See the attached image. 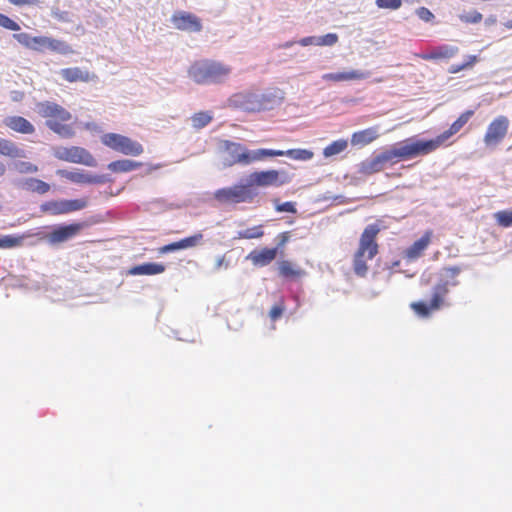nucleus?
<instances>
[{
  "instance_id": "nucleus-1",
  "label": "nucleus",
  "mask_w": 512,
  "mask_h": 512,
  "mask_svg": "<svg viewBox=\"0 0 512 512\" xmlns=\"http://www.w3.org/2000/svg\"><path fill=\"white\" fill-rule=\"evenodd\" d=\"M282 100V92L279 89L263 93L242 91L231 95L228 105L248 113H259L274 109L281 104Z\"/></svg>"
},
{
  "instance_id": "nucleus-2",
  "label": "nucleus",
  "mask_w": 512,
  "mask_h": 512,
  "mask_svg": "<svg viewBox=\"0 0 512 512\" xmlns=\"http://www.w3.org/2000/svg\"><path fill=\"white\" fill-rule=\"evenodd\" d=\"M232 69L222 62L201 59L194 61L188 68L189 78L199 85L219 84L224 82L230 75Z\"/></svg>"
},
{
  "instance_id": "nucleus-3",
  "label": "nucleus",
  "mask_w": 512,
  "mask_h": 512,
  "mask_svg": "<svg viewBox=\"0 0 512 512\" xmlns=\"http://www.w3.org/2000/svg\"><path fill=\"white\" fill-rule=\"evenodd\" d=\"M444 271L452 281H440L432 289V298L429 304L423 301L412 302L410 308L420 317L427 318L433 311L441 309L445 305V298L449 293V286H457L458 281L456 277L460 273L459 267H446Z\"/></svg>"
},
{
  "instance_id": "nucleus-4",
  "label": "nucleus",
  "mask_w": 512,
  "mask_h": 512,
  "mask_svg": "<svg viewBox=\"0 0 512 512\" xmlns=\"http://www.w3.org/2000/svg\"><path fill=\"white\" fill-rule=\"evenodd\" d=\"M380 228L376 224H370L362 232L358 248L353 257V270L359 277H365L368 272L367 261L372 260L379 251L376 238Z\"/></svg>"
},
{
  "instance_id": "nucleus-5",
  "label": "nucleus",
  "mask_w": 512,
  "mask_h": 512,
  "mask_svg": "<svg viewBox=\"0 0 512 512\" xmlns=\"http://www.w3.org/2000/svg\"><path fill=\"white\" fill-rule=\"evenodd\" d=\"M39 115L46 120L47 127L62 137H72L74 131L71 125L66 122L71 120V114L61 105L45 101L37 104Z\"/></svg>"
},
{
  "instance_id": "nucleus-6",
  "label": "nucleus",
  "mask_w": 512,
  "mask_h": 512,
  "mask_svg": "<svg viewBox=\"0 0 512 512\" xmlns=\"http://www.w3.org/2000/svg\"><path fill=\"white\" fill-rule=\"evenodd\" d=\"M14 39L24 47L37 52L50 50L59 54H71L73 49L65 41L47 36H31L22 32L13 35Z\"/></svg>"
},
{
  "instance_id": "nucleus-7",
  "label": "nucleus",
  "mask_w": 512,
  "mask_h": 512,
  "mask_svg": "<svg viewBox=\"0 0 512 512\" xmlns=\"http://www.w3.org/2000/svg\"><path fill=\"white\" fill-rule=\"evenodd\" d=\"M256 196L257 192L247 183L220 188L213 193L214 200L222 205L250 203Z\"/></svg>"
},
{
  "instance_id": "nucleus-8",
  "label": "nucleus",
  "mask_w": 512,
  "mask_h": 512,
  "mask_svg": "<svg viewBox=\"0 0 512 512\" xmlns=\"http://www.w3.org/2000/svg\"><path fill=\"white\" fill-rule=\"evenodd\" d=\"M225 152L230 156L231 162L229 165L244 164L248 165L252 162L260 161L266 157V149H258L249 151L245 146L240 143L226 140L223 142Z\"/></svg>"
},
{
  "instance_id": "nucleus-9",
  "label": "nucleus",
  "mask_w": 512,
  "mask_h": 512,
  "mask_svg": "<svg viewBox=\"0 0 512 512\" xmlns=\"http://www.w3.org/2000/svg\"><path fill=\"white\" fill-rule=\"evenodd\" d=\"M399 145L404 160H408L418 156L428 155L443 146V143L439 136H436L430 140L412 141V139H406Z\"/></svg>"
},
{
  "instance_id": "nucleus-10",
  "label": "nucleus",
  "mask_w": 512,
  "mask_h": 512,
  "mask_svg": "<svg viewBox=\"0 0 512 512\" xmlns=\"http://www.w3.org/2000/svg\"><path fill=\"white\" fill-rule=\"evenodd\" d=\"M101 141L105 146L125 155L138 156L143 152L140 143L117 133L104 134Z\"/></svg>"
},
{
  "instance_id": "nucleus-11",
  "label": "nucleus",
  "mask_w": 512,
  "mask_h": 512,
  "mask_svg": "<svg viewBox=\"0 0 512 512\" xmlns=\"http://www.w3.org/2000/svg\"><path fill=\"white\" fill-rule=\"evenodd\" d=\"M87 205V198L51 200L41 205V211L56 216L82 210Z\"/></svg>"
},
{
  "instance_id": "nucleus-12",
  "label": "nucleus",
  "mask_w": 512,
  "mask_h": 512,
  "mask_svg": "<svg viewBox=\"0 0 512 512\" xmlns=\"http://www.w3.org/2000/svg\"><path fill=\"white\" fill-rule=\"evenodd\" d=\"M510 121L504 116L500 115L494 118L488 125L483 137L486 147H496L507 136Z\"/></svg>"
},
{
  "instance_id": "nucleus-13",
  "label": "nucleus",
  "mask_w": 512,
  "mask_h": 512,
  "mask_svg": "<svg viewBox=\"0 0 512 512\" xmlns=\"http://www.w3.org/2000/svg\"><path fill=\"white\" fill-rule=\"evenodd\" d=\"M289 182V177L284 172L278 170L256 171L249 175L248 185L267 187V186H282Z\"/></svg>"
},
{
  "instance_id": "nucleus-14",
  "label": "nucleus",
  "mask_w": 512,
  "mask_h": 512,
  "mask_svg": "<svg viewBox=\"0 0 512 512\" xmlns=\"http://www.w3.org/2000/svg\"><path fill=\"white\" fill-rule=\"evenodd\" d=\"M55 157L71 163H79L91 166L94 163L93 156L84 148L72 147H59L55 149Z\"/></svg>"
},
{
  "instance_id": "nucleus-15",
  "label": "nucleus",
  "mask_w": 512,
  "mask_h": 512,
  "mask_svg": "<svg viewBox=\"0 0 512 512\" xmlns=\"http://www.w3.org/2000/svg\"><path fill=\"white\" fill-rule=\"evenodd\" d=\"M86 226L83 222L59 225L49 232L45 238L50 244H59L76 237Z\"/></svg>"
},
{
  "instance_id": "nucleus-16",
  "label": "nucleus",
  "mask_w": 512,
  "mask_h": 512,
  "mask_svg": "<svg viewBox=\"0 0 512 512\" xmlns=\"http://www.w3.org/2000/svg\"><path fill=\"white\" fill-rule=\"evenodd\" d=\"M173 26L181 31L200 32L202 30L201 19L193 13L177 11L171 16Z\"/></svg>"
},
{
  "instance_id": "nucleus-17",
  "label": "nucleus",
  "mask_w": 512,
  "mask_h": 512,
  "mask_svg": "<svg viewBox=\"0 0 512 512\" xmlns=\"http://www.w3.org/2000/svg\"><path fill=\"white\" fill-rule=\"evenodd\" d=\"M278 247H264L262 249H254L247 256L246 259L249 260L255 267H264L271 264L277 257Z\"/></svg>"
},
{
  "instance_id": "nucleus-18",
  "label": "nucleus",
  "mask_w": 512,
  "mask_h": 512,
  "mask_svg": "<svg viewBox=\"0 0 512 512\" xmlns=\"http://www.w3.org/2000/svg\"><path fill=\"white\" fill-rule=\"evenodd\" d=\"M369 77V72L361 70H351L345 72H333L326 73L322 76V79L327 82H346V81H357L363 80Z\"/></svg>"
},
{
  "instance_id": "nucleus-19",
  "label": "nucleus",
  "mask_w": 512,
  "mask_h": 512,
  "mask_svg": "<svg viewBox=\"0 0 512 512\" xmlns=\"http://www.w3.org/2000/svg\"><path fill=\"white\" fill-rule=\"evenodd\" d=\"M432 236V230L425 231L421 238H419L405 250V257L409 260H415L419 258L431 243Z\"/></svg>"
},
{
  "instance_id": "nucleus-20",
  "label": "nucleus",
  "mask_w": 512,
  "mask_h": 512,
  "mask_svg": "<svg viewBox=\"0 0 512 512\" xmlns=\"http://www.w3.org/2000/svg\"><path fill=\"white\" fill-rule=\"evenodd\" d=\"M474 111L473 110H466L463 113L459 115V117L450 125V127L439 134V138L442 141L443 145L446 143V141L458 133L467 123L468 121L473 117Z\"/></svg>"
},
{
  "instance_id": "nucleus-21",
  "label": "nucleus",
  "mask_w": 512,
  "mask_h": 512,
  "mask_svg": "<svg viewBox=\"0 0 512 512\" xmlns=\"http://www.w3.org/2000/svg\"><path fill=\"white\" fill-rule=\"evenodd\" d=\"M379 137L378 127H369L356 131L351 135V144L353 146H366L374 142Z\"/></svg>"
},
{
  "instance_id": "nucleus-22",
  "label": "nucleus",
  "mask_w": 512,
  "mask_h": 512,
  "mask_svg": "<svg viewBox=\"0 0 512 512\" xmlns=\"http://www.w3.org/2000/svg\"><path fill=\"white\" fill-rule=\"evenodd\" d=\"M4 124L11 130L21 134H33L35 128L26 118L21 116H9L4 119Z\"/></svg>"
},
{
  "instance_id": "nucleus-23",
  "label": "nucleus",
  "mask_w": 512,
  "mask_h": 512,
  "mask_svg": "<svg viewBox=\"0 0 512 512\" xmlns=\"http://www.w3.org/2000/svg\"><path fill=\"white\" fill-rule=\"evenodd\" d=\"M61 76L67 82H89L95 75L90 74L87 70H82L79 67L65 68L60 71Z\"/></svg>"
},
{
  "instance_id": "nucleus-24",
  "label": "nucleus",
  "mask_w": 512,
  "mask_h": 512,
  "mask_svg": "<svg viewBox=\"0 0 512 512\" xmlns=\"http://www.w3.org/2000/svg\"><path fill=\"white\" fill-rule=\"evenodd\" d=\"M458 53V48L455 46L442 45L433 49L429 53L421 54L419 57L423 60H439L449 59Z\"/></svg>"
},
{
  "instance_id": "nucleus-25",
  "label": "nucleus",
  "mask_w": 512,
  "mask_h": 512,
  "mask_svg": "<svg viewBox=\"0 0 512 512\" xmlns=\"http://www.w3.org/2000/svg\"><path fill=\"white\" fill-rule=\"evenodd\" d=\"M166 267L162 263H143L133 266L129 269V275H157L165 271Z\"/></svg>"
},
{
  "instance_id": "nucleus-26",
  "label": "nucleus",
  "mask_w": 512,
  "mask_h": 512,
  "mask_svg": "<svg viewBox=\"0 0 512 512\" xmlns=\"http://www.w3.org/2000/svg\"><path fill=\"white\" fill-rule=\"evenodd\" d=\"M279 276L286 279H298L305 275V271L289 260H282L278 263Z\"/></svg>"
},
{
  "instance_id": "nucleus-27",
  "label": "nucleus",
  "mask_w": 512,
  "mask_h": 512,
  "mask_svg": "<svg viewBox=\"0 0 512 512\" xmlns=\"http://www.w3.org/2000/svg\"><path fill=\"white\" fill-rule=\"evenodd\" d=\"M266 152L271 154H266V157H274V156H288L294 160H310L313 157V153L306 149H289L287 151L283 150H272L266 149Z\"/></svg>"
},
{
  "instance_id": "nucleus-28",
  "label": "nucleus",
  "mask_w": 512,
  "mask_h": 512,
  "mask_svg": "<svg viewBox=\"0 0 512 512\" xmlns=\"http://www.w3.org/2000/svg\"><path fill=\"white\" fill-rule=\"evenodd\" d=\"M384 169L379 155L363 160L358 166V172L362 175H371Z\"/></svg>"
},
{
  "instance_id": "nucleus-29",
  "label": "nucleus",
  "mask_w": 512,
  "mask_h": 512,
  "mask_svg": "<svg viewBox=\"0 0 512 512\" xmlns=\"http://www.w3.org/2000/svg\"><path fill=\"white\" fill-rule=\"evenodd\" d=\"M383 167L385 168L387 165H393L399 161H403V155L400 148V145L393 146L390 149H386L378 154Z\"/></svg>"
},
{
  "instance_id": "nucleus-30",
  "label": "nucleus",
  "mask_w": 512,
  "mask_h": 512,
  "mask_svg": "<svg viewBox=\"0 0 512 512\" xmlns=\"http://www.w3.org/2000/svg\"><path fill=\"white\" fill-rule=\"evenodd\" d=\"M62 175L66 177L68 180H70L73 183L77 184H93V183H99L101 182V179L99 176H94L88 173L84 172H62Z\"/></svg>"
},
{
  "instance_id": "nucleus-31",
  "label": "nucleus",
  "mask_w": 512,
  "mask_h": 512,
  "mask_svg": "<svg viewBox=\"0 0 512 512\" xmlns=\"http://www.w3.org/2000/svg\"><path fill=\"white\" fill-rule=\"evenodd\" d=\"M0 154L11 158H22L25 151L8 139L0 138Z\"/></svg>"
},
{
  "instance_id": "nucleus-32",
  "label": "nucleus",
  "mask_w": 512,
  "mask_h": 512,
  "mask_svg": "<svg viewBox=\"0 0 512 512\" xmlns=\"http://www.w3.org/2000/svg\"><path fill=\"white\" fill-rule=\"evenodd\" d=\"M141 167L140 162H135L128 159L116 160L108 165V169L114 173H123L135 170Z\"/></svg>"
},
{
  "instance_id": "nucleus-33",
  "label": "nucleus",
  "mask_w": 512,
  "mask_h": 512,
  "mask_svg": "<svg viewBox=\"0 0 512 512\" xmlns=\"http://www.w3.org/2000/svg\"><path fill=\"white\" fill-rule=\"evenodd\" d=\"M23 186L26 190L38 194H45L50 190V185L48 183L36 178L27 179L23 183Z\"/></svg>"
},
{
  "instance_id": "nucleus-34",
  "label": "nucleus",
  "mask_w": 512,
  "mask_h": 512,
  "mask_svg": "<svg viewBox=\"0 0 512 512\" xmlns=\"http://www.w3.org/2000/svg\"><path fill=\"white\" fill-rule=\"evenodd\" d=\"M348 147V140L346 139H338L327 145L323 149L324 157H331L337 154L342 153Z\"/></svg>"
},
{
  "instance_id": "nucleus-35",
  "label": "nucleus",
  "mask_w": 512,
  "mask_h": 512,
  "mask_svg": "<svg viewBox=\"0 0 512 512\" xmlns=\"http://www.w3.org/2000/svg\"><path fill=\"white\" fill-rule=\"evenodd\" d=\"M212 119L213 117L209 112L200 111L192 115L191 122L195 129H202L207 126L212 121Z\"/></svg>"
},
{
  "instance_id": "nucleus-36",
  "label": "nucleus",
  "mask_w": 512,
  "mask_h": 512,
  "mask_svg": "<svg viewBox=\"0 0 512 512\" xmlns=\"http://www.w3.org/2000/svg\"><path fill=\"white\" fill-rule=\"evenodd\" d=\"M264 235V230L262 225H257L251 228H247L245 230H241L237 232L236 239H258Z\"/></svg>"
},
{
  "instance_id": "nucleus-37",
  "label": "nucleus",
  "mask_w": 512,
  "mask_h": 512,
  "mask_svg": "<svg viewBox=\"0 0 512 512\" xmlns=\"http://www.w3.org/2000/svg\"><path fill=\"white\" fill-rule=\"evenodd\" d=\"M494 217L502 227H510L512 225V211H499L495 213Z\"/></svg>"
},
{
  "instance_id": "nucleus-38",
  "label": "nucleus",
  "mask_w": 512,
  "mask_h": 512,
  "mask_svg": "<svg viewBox=\"0 0 512 512\" xmlns=\"http://www.w3.org/2000/svg\"><path fill=\"white\" fill-rule=\"evenodd\" d=\"M203 239L202 233H196L192 236L179 240L181 249H186L198 245Z\"/></svg>"
},
{
  "instance_id": "nucleus-39",
  "label": "nucleus",
  "mask_w": 512,
  "mask_h": 512,
  "mask_svg": "<svg viewBox=\"0 0 512 512\" xmlns=\"http://www.w3.org/2000/svg\"><path fill=\"white\" fill-rule=\"evenodd\" d=\"M273 202L275 203V210L279 213L287 212L295 214L297 213L296 204L292 201H287L284 203H279L278 199H274Z\"/></svg>"
},
{
  "instance_id": "nucleus-40",
  "label": "nucleus",
  "mask_w": 512,
  "mask_h": 512,
  "mask_svg": "<svg viewBox=\"0 0 512 512\" xmlns=\"http://www.w3.org/2000/svg\"><path fill=\"white\" fill-rule=\"evenodd\" d=\"M21 245V238L12 235H6L0 238V248L8 249Z\"/></svg>"
},
{
  "instance_id": "nucleus-41",
  "label": "nucleus",
  "mask_w": 512,
  "mask_h": 512,
  "mask_svg": "<svg viewBox=\"0 0 512 512\" xmlns=\"http://www.w3.org/2000/svg\"><path fill=\"white\" fill-rule=\"evenodd\" d=\"M460 20L466 24H476L482 21L483 15L478 11H472L470 13L461 14Z\"/></svg>"
},
{
  "instance_id": "nucleus-42",
  "label": "nucleus",
  "mask_w": 512,
  "mask_h": 512,
  "mask_svg": "<svg viewBox=\"0 0 512 512\" xmlns=\"http://www.w3.org/2000/svg\"><path fill=\"white\" fill-rule=\"evenodd\" d=\"M0 27L10 31L20 30V26L17 22H15L13 19L2 13H0Z\"/></svg>"
},
{
  "instance_id": "nucleus-43",
  "label": "nucleus",
  "mask_w": 512,
  "mask_h": 512,
  "mask_svg": "<svg viewBox=\"0 0 512 512\" xmlns=\"http://www.w3.org/2000/svg\"><path fill=\"white\" fill-rule=\"evenodd\" d=\"M338 42V35L328 33L324 36L317 37V46H333Z\"/></svg>"
},
{
  "instance_id": "nucleus-44",
  "label": "nucleus",
  "mask_w": 512,
  "mask_h": 512,
  "mask_svg": "<svg viewBox=\"0 0 512 512\" xmlns=\"http://www.w3.org/2000/svg\"><path fill=\"white\" fill-rule=\"evenodd\" d=\"M376 5L382 9L397 10L402 5V0H376Z\"/></svg>"
},
{
  "instance_id": "nucleus-45",
  "label": "nucleus",
  "mask_w": 512,
  "mask_h": 512,
  "mask_svg": "<svg viewBox=\"0 0 512 512\" xmlns=\"http://www.w3.org/2000/svg\"><path fill=\"white\" fill-rule=\"evenodd\" d=\"M285 310V304L283 300H280L279 303L275 304L269 311V317L272 321L278 320Z\"/></svg>"
},
{
  "instance_id": "nucleus-46",
  "label": "nucleus",
  "mask_w": 512,
  "mask_h": 512,
  "mask_svg": "<svg viewBox=\"0 0 512 512\" xmlns=\"http://www.w3.org/2000/svg\"><path fill=\"white\" fill-rule=\"evenodd\" d=\"M290 237H291V235H290L289 231H285V232H282L277 235V238H276L277 246L276 247H278V250L285 247V245L289 242Z\"/></svg>"
},
{
  "instance_id": "nucleus-47",
  "label": "nucleus",
  "mask_w": 512,
  "mask_h": 512,
  "mask_svg": "<svg viewBox=\"0 0 512 512\" xmlns=\"http://www.w3.org/2000/svg\"><path fill=\"white\" fill-rule=\"evenodd\" d=\"M417 15L419 16L420 19L426 22H429L434 18L433 13L426 7H420L417 10Z\"/></svg>"
},
{
  "instance_id": "nucleus-48",
  "label": "nucleus",
  "mask_w": 512,
  "mask_h": 512,
  "mask_svg": "<svg viewBox=\"0 0 512 512\" xmlns=\"http://www.w3.org/2000/svg\"><path fill=\"white\" fill-rule=\"evenodd\" d=\"M180 249H181L180 242L177 241V242H173V243H170V244L160 247L159 252L161 254H165V253L173 252V251L180 250Z\"/></svg>"
},
{
  "instance_id": "nucleus-49",
  "label": "nucleus",
  "mask_w": 512,
  "mask_h": 512,
  "mask_svg": "<svg viewBox=\"0 0 512 512\" xmlns=\"http://www.w3.org/2000/svg\"><path fill=\"white\" fill-rule=\"evenodd\" d=\"M8 2L15 6H35L39 0H8Z\"/></svg>"
},
{
  "instance_id": "nucleus-50",
  "label": "nucleus",
  "mask_w": 512,
  "mask_h": 512,
  "mask_svg": "<svg viewBox=\"0 0 512 512\" xmlns=\"http://www.w3.org/2000/svg\"><path fill=\"white\" fill-rule=\"evenodd\" d=\"M299 44L301 46L317 45V37L309 36V37L302 38L299 41Z\"/></svg>"
},
{
  "instance_id": "nucleus-51",
  "label": "nucleus",
  "mask_w": 512,
  "mask_h": 512,
  "mask_svg": "<svg viewBox=\"0 0 512 512\" xmlns=\"http://www.w3.org/2000/svg\"><path fill=\"white\" fill-rule=\"evenodd\" d=\"M478 61V56L476 55H469L467 57V60L462 63L464 68L467 69V68H471L474 66V64Z\"/></svg>"
},
{
  "instance_id": "nucleus-52",
  "label": "nucleus",
  "mask_w": 512,
  "mask_h": 512,
  "mask_svg": "<svg viewBox=\"0 0 512 512\" xmlns=\"http://www.w3.org/2000/svg\"><path fill=\"white\" fill-rule=\"evenodd\" d=\"M222 266H225V267L228 266V262L226 261V258H225L224 255L218 257L217 260H216V263H215V268L216 269H220Z\"/></svg>"
},
{
  "instance_id": "nucleus-53",
  "label": "nucleus",
  "mask_w": 512,
  "mask_h": 512,
  "mask_svg": "<svg viewBox=\"0 0 512 512\" xmlns=\"http://www.w3.org/2000/svg\"><path fill=\"white\" fill-rule=\"evenodd\" d=\"M23 165H25V172L36 173L38 171V167L32 163H24Z\"/></svg>"
},
{
  "instance_id": "nucleus-54",
  "label": "nucleus",
  "mask_w": 512,
  "mask_h": 512,
  "mask_svg": "<svg viewBox=\"0 0 512 512\" xmlns=\"http://www.w3.org/2000/svg\"><path fill=\"white\" fill-rule=\"evenodd\" d=\"M464 69L465 68H464L463 64H454L450 67L449 72L450 73H458Z\"/></svg>"
},
{
  "instance_id": "nucleus-55",
  "label": "nucleus",
  "mask_w": 512,
  "mask_h": 512,
  "mask_svg": "<svg viewBox=\"0 0 512 512\" xmlns=\"http://www.w3.org/2000/svg\"><path fill=\"white\" fill-rule=\"evenodd\" d=\"M5 171H6V167H5V165L0 161V177H1L2 175H4Z\"/></svg>"
},
{
  "instance_id": "nucleus-56",
  "label": "nucleus",
  "mask_w": 512,
  "mask_h": 512,
  "mask_svg": "<svg viewBox=\"0 0 512 512\" xmlns=\"http://www.w3.org/2000/svg\"><path fill=\"white\" fill-rule=\"evenodd\" d=\"M504 26L507 28V29H512V18L510 20H508L507 22L504 23Z\"/></svg>"
}]
</instances>
